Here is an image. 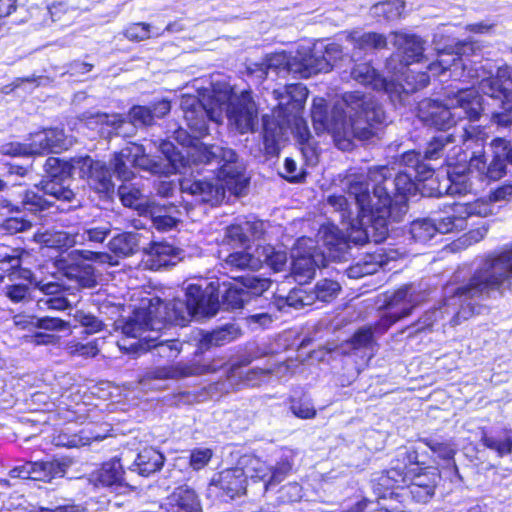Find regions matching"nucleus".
Returning <instances> with one entry per match:
<instances>
[{
  "label": "nucleus",
  "instance_id": "24",
  "mask_svg": "<svg viewBox=\"0 0 512 512\" xmlns=\"http://www.w3.org/2000/svg\"><path fill=\"white\" fill-rule=\"evenodd\" d=\"M247 474L243 467H233L213 475L208 491L220 501L229 502L246 492Z\"/></svg>",
  "mask_w": 512,
  "mask_h": 512
},
{
  "label": "nucleus",
  "instance_id": "34",
  "mask_svg": "<svg viewBox=\"0 0 512 512\" xmlns=\"http://www.w3.org/2000/svg\"><path fill=\"white\" fill-rule=\"evenodd\" d=\"M162 508L167 512H203L198 494L187 485L176 487L165 498Z\"/></svg>",
  "mask_w": 512,
  "mask_h": 512
},
{
  "label": "nucleus",
  "instance_id": "31",
  "mask_svg": "<svg viewBox=\"0 0 512 512\" xmlns=\"http://www.w3.org/2000/svg\"><path fill=\"white\" fill-rule=\"evenodd\" d=\"M32 155H44L48 153H60L68 149L71 142L68 140L63 129L47 128L29 136Z\"/></svg>",
  "mask_w": 512,
  "mask_h": 512
},
{
  "label": "nucleus",
  "instance_id": "32",
  "mask_svg": "<svg viewBox=\"0 0 512 512\" xmlns=\"http://www.w3.org/2000/svg\"><path fill=\"white\" fill-rule=\"evenodd\" d=\"M76 462L71 456H53L35 461L34 481L52 484L57 479L64 478Z\"/></svg>",
  "mask_w": 512,
  "mask_h": 512
},
{
  "label": "nucleus",
  "instance_id": "59",
  "mask_svg": "<svg viewBox=\"0 0 512 512\" xmlns=\"http://www.w3.org/2000/svg\"><path fill=\"white\" fill-rule=\"evenodd\" d=\"M37 306L41 310L48 309L64 311L71 307V301L67 298L66 292H63L56 296L37 299Z\"/></svg>",
  "mask_w": 512,
  "mask_h": 512
},
{
  "label": "nucleus",
  "instance_id": "3",
  "mask_svg": "<svg viewBox=\"0 0 512 512\" xmlns=\"http://www.w3.org/2000/svg\"><path fill=\"white\" fill-rule=\"evenodd\" d=\"M218 291L219 281L189 284L183 299L177 297L168 302L157 299V307L136 309L132 316L116 320L115 328L127 337L139 338L143 332L161 330L166 324L183 327L192 318H211L220 310Z\"/></svg>",
  "mask_w": 512,
  "mask_h": 512
},
{
  "label": "nucleus",
  "instance_id": "21",
  "mask_svg": "<svg viewBox=\"0 0 512 512\" xmlns=\"http://www.w3.org/2000/svg\"><path fill=\"white\" fill-rule=\"evenodd\" d=\"M223 104L230 127L240 134L256 131L258 109L250 93L242 92L238 97Z\"/></svg>",
  "mask_w": 512,
  "mask_h": 512
},
{
  "label": "nucleus",
  "instance_id": "45",
  "mask_svg": "<svg viewBox=\"0 0 512 512\" xmlns=\"http://www.w3.org/2000/svg\"><path fill=\"white\" fill-rule=\"evenodd\" d=\"M405 8L403 0H385L371 6L370 15L378 22L394 21L401 17Z\"/></svg>",
  "mask_w": 512,
  "mask_h": 512
},
{
  "label": "nucleus",
  "instance_id": "1",
  "mask_svg": "<svg viewBox=\"0 0 512 512\" xmlns=\"http://www.w3.org/2000/svg\"><path fill=\"white\" fill-rule=\"evenodd\" d=\"M377 167L368 171L367 179L363 176L353 177L348 180L347 193L354 200L356 216L350 207L348 199L342 195L328 197V204L337 210L343 221H347V235L340 230L333 233H340L348 241L349 246L358 247L368 242L381 243L386 240L391 223H399L403 219H396L392 214L395 206L396 192L388 191V203L380 202L376 195V181L371 173ZM332 232V230L330 231Z\"/></svg>",
  "mask_w": 512,
  "mask_h": 512
},
{
  "label": "nucleus",
  "instance_id": "41",
  "mask_svg": "<svg viewBox=\"0 0 512 512\" xmlns=\"http://www.w3.org/2000/svg\"><path fill=\"white\" fill-rule=\"evenodd\" d=\"M23 250L0 248V270L15 279L31 280L33 272L22 267Z\"/></svg>",
  "mask_w": 512,
  "mask_h": 512
},
{
  "label": "nucleus",
  "instance_id": "27",
  "mask_svg": "<svg viewBox=\"0 0 512 512\" xmlns=\"http://www.w3.org/2000/svg\"><path fill=\"white\" fill-rule=\"evenodd\" d=\"M126 469L142 477H149L161 470L164 465V455L153 447H144L138 452L131 450L122 452Z\"/></svg>",
  "mask_w": 512,
  "mask_h": 512
},
{
  "label": "nucleus",
  "instance_id": "18",
  "mask_svg": "<svg viewBox=\"0 0 512 512\" xmlns=\"http://www.w3.org/2000/svg\"><path fill=\"white\" fill-rule=\"evenodd\" d=\"M182 108L188 129L199 140L210 134V122L218 125L223 119V104L214 99L204 103L195 97L188 98L182 102Z\"/></svg>",
  "mask_w": 512,
  "mask_h": 512
},
{
  "label": "nucleus",
  "instance_id": "56",
  "mask_svg": "<svg viewBox=\"0 0 512 512\" xmlns=\"http://www.w3.org/2000/svg\"><path fill=\"white\" fill-rule=\"evenodd\" d=\"M117 194L124 206L136 208L139 212H142L146 205L143 203L141 191L127 182H122L118 187Z\"/></svg>",
  "mask_w": 512,
  "mask_h": 512
},
{
  "label": "nucleus",
  "instance_id": "63",
  "mask_svg": "<svg viewBox=\"0 0 512 512\" xmlns=\"http://www.w3.org/2000/svg\"><path fill=\"white\" fill-rule=\"evenodd\" d=\"M5 295L14 303H28L34 298L30 287L26 284H13L7 286Z\"/></svg>",
  "mask_w": 512,
  "mask_h": 512
},
{
  "label": "nucleus",
  "instance_id": "7",
  "mask_svg": "<svg viewBox=\"0 0 512 512\" xmlns=\"http://www.w3.org/2000/svg\"><path fill=\"white\" fill-rule=\"evenodd\" d=\"M76 161L77 157L69 161L49 157L43 164L45 175L40 186L23 190L19 193L20 200L16 203L8 202L6 207L17 214L21 211L37 214L49 210L56 201L70 202L75 194L70 189L69 182L74 176L79 177Z\"/></svg>",
  "mask_w": 512,
  "mask_h": 512
},
{
  "label": "nucleus",
  "instance_id": "53",
  "mask_svg": "<svg viewBox=\"0 0 512 512\" xmlns=\"http://www.w3.org/2000/svg\"><path fill=\"white\" fill-rule=\"evenodd\" d=\"M147 350L153 357L159 356L168 361L177 357L181 350V343L178 340H156L150 339L147 343Z\"/></svg>",
  "mask_w": 512,
  "mask_h": 512
},
{
  "label": "nucleus",
  "instance_id": "8",
  "mask_svg": "<svg viewBox=\"0 0 512 512\" xmlns=\"http://www.w3.org/2000/svg\"><path fill=\"white\" fill-rule=\"evenodd\" d=\"M428 297L421 284H405L385 299L387 311L374 325L357 329L345 342L343 349L348 353L359 350H373L377 346L375 336L383 335L397 321L409 316L413 309Z\"/></svg>",
  "mask_w": 512,
  "mask_h": 512
},
{
  "label": "nucleus",
  "instance_id": "29",
  "mask_svg": "<svg viewBox=\"0 0 512 512\" xmlns=\"http://www.w3.org/2000/svg\"><path fill=\"white\" fill-rule=\"evenodd\" d=\"M429 82L430 76L427 72L408 70L401 82L389 79L386 94L394 104L405 105L411 94L427 87Z\"/></svg>",
  "mask_w": 512,
  "mask_h": 512
},
{
  "label": "nucleus",
  "instance_id": "50",
  "mask_svg": "<svg viewBox=\"0 0 512 512\" xmlns=\"http://www.w3.org/2000/svg\"><path fill=\"white\" fill-rule=\"evenodd\" d=\"M256 252L262 260V265L266 264L274 272L284 270L286 267L288 257L284 250H278L271 245L259 246Z\"/></svg>",
  "mask_w": 512,
  "mask_h": 512
},
{
  "label": "nucleus",
  "instance_id": "2",
  "mask_svg": "<svg viewBox=\"0 0 512 512\" xmlns=\"http://www.w3.org/2000/svg\"><path fill=\"white\" fill-rule=\"evenodd\" d=\"M447 143L448 135L434 136L428 142L423 155L415 150L402 154L403 171L395 172L393 168L379 166L371 173L372 179L377 183L375 189L380 202L388 203V191L396 192L395 206L391 214L396 219H403L407 214L411 196L418 193L429 197L448 194V185L444 191L441 190L440 184L432 178L435 168L427 163L438 159Z\"/></svg>",
  "mask_w": 512,
  "mask_h": 512
},
{
  "label": "nucleus",
  "instance_id": "22",
  "mask_svg": "<svg viewBox=\"0 0 512 512\" xmlns=\"http://www.w3.org/2000/svg\"><path fill=\"white\" fill-rule=\"evenodd\" d=\"M284 93V87L273 91L275 99L278 100L277 110L273 116L263 115L262 117V137L265 154L269 157H275L280 152V141L289 130L286 124V113H289L288 105L280 104V97Z\"/></svg>",
  "mask_w": 512,
  "mask_h": 512
},
{
  "label": "nucleus",
  "instance_id": "54",
  "mask_svg": "<svg viewBox=\"0 0 512 512\" xmlns=\"http://www.w3.org/2000/svg\"><path fill=\"white\" fill-rule=\"evenodd\" d=\"M192 371L188 367L181 366H157L145 372L144 377L148 380L182 379L190 376Z\"/></svg>",
  "mask_w": 512,
  "mask_h": 512
},
{
  "label": "nucleus",
  "instance_id": "20",
  "mask_svg": "<svg viewBox=\"0 0 512 512\" xmlns=\"http://www.w3.org/2000/svg\"><path fill=\"white\" fill-rule=\"evenodd\" d=\"M76 169L79 170V178L86 179L89 186L101 197L111 199L115 194V183L112 177H116L111 160L109 164L99 160H93L90 156L77 157Z\"/></svg>",
  "mask_w": 512,
  "mask_h": 512
},
{
  "label": "nucleus",
  "instance_id": "62",
  "mask_svg": "<svg viewBox=\"0 0 512 512\" xmlns=\"http://www.w3.org/2000/svg\"><path fill=\"white\" fill-rule=\"evenodd\" d=\"M74 319L82 327L85 328V333L94 334L103 329V323L96 316L86 313L83 310H77L74 314Z\"/></svg>",
  "mask_w": 512,
  "mask_h": 512
},
{
  "label": "nucleus",
  "instance_id": "10",
  "mask_svg": "<svg viewBox=\"0 0 512 512\" xmlns=\"http://www.w3.org/2000/svg\"><path fill=\"white\" fill-rule=\"evenodd\" d=\"M390 465L389 469L375 473L371 479L373 492L379 498H387L389 489L400 484L410 482L436 488L441 480L437 469L423 467L425 462L419 460L414 446L399 448Z\"/></svg>",
  "mask_w": 512,
  "mask_h": 512
},
{
  "label": "nucleus",
  "instance_id": "17",
  "mask_svg": "<svg viewBox=\"0 0 512 512\" xmlns=\"http://www.w3.org/2000/svg\"><path fill=\"white\" fill-rule=\"evenodd\" d=\"M116 179L129 182L135 177L132 168H141L153 174L166 173V165L163 160L152 159L145 154L142 145L131 144L113 155L111 159Z\"/></svg>",
  "mask_w": 512,
  "mask_h": 512
},
{
  "label": "nucleus",
  "instance_id": "30",
  "mask_svg": "<svg viewBox=\"0 0 512 512\" xmlns=\"http://www.w3.org/2000/svg\"><path fill=\"white\" fill-rule=\"evenodd\" d=\"M126 464L123 453L120 457H113L102 463L99 469L90 475V482L97 488L117 490L126 485Z\"/></svg>",
  "mask_w": 512,
  "mask_h": 512
},
{
  "label": "nucleus",
  "instance_id": "16",
  "mask_svg": "<svg viewBox=\"0 0 512 512\" xmlns=\"http://www.w3.org/2000/svg\"><path fill=\"white\" fill-rule=\"evenodd\" d=\"M493 154L492 159L489 164L486 163V159L484 155L477 156L478 153H481V150H473L475 155L473 158L469 160L468 169L463 172L466 176L467 187L465 190L458 189L459 191H452L450 197L460 196L465 197L468 192L471 191V183L469 181V173L471 171V167H475L478 171L485 170V176L492 181H497L501 179L504 175L509 173L512 176V143L511 141H507L503 137H496L491 142Z\"/></svg>",
  "mask_w": 512,
  "mask_h": 512
},
{
  "label": "nucleus",
  "instance_id": "47",
  "mask_svg": "<svg viewBox=\"0 0 512 512\" xmlns=\"http://www.w3.org/2000/svg\"><path fill=\"white\" fill-rule=\"evenodd\" d=\"M342 287L339 281L323 278L316 282L313 289H309L313 304L316 301L323 303L332 302L341 292Z\"/></svg>",
  "mask_w": 512,
  "mask_h": 512
},
{
  "label": "nucleus",
  "instance_id": "39",
  "mask_svg": "<svg viewBox=\"0 0 512 512\" xmlns=\"http://www.w3.org/2000/svg\"><path fill=\"white\" fill-rule=\"evenodd\" d=\"M58 267L62 274L82 288H93L97 285L95 269L91 264L84 262H71L60 260Z\"/></svg>",
  "mask_w": 512,
  "mask_h": 512
},
{
  "label": "nucleus",
  "instance_id": "55",
  "mask_svg": "<svg viewBox=\"0 0 512 512\" xmlns=\"http://www.w3.org/2000/svg\"><path fill=\"white\" fill-rule=\"evenodd\" d=\"M160 151L165 159L166 173H176L184 166V156L171 141H163L160 144Z\"/></svg>",
  "mask_w": 512,
  "mask_h": 512
},
{
  "label": "nucleus",
  "instance_id": "6",
  "mask_svg": "<svg viewBox=\"0 0 512 512\" xmlns=\"http://www.w3.org/2000/svg\"><path fill=\"white\" fill-rule=\"evenodd\" d=\"M505 290L512 291V245L487 255L481 268L466 285L455 289L450 295V306L461 305L462 309L450 320V325H457L460 319H468L475 312V306L468 300L492 297L495 293L502 294Z\"/></svg>",
  "mask_w": 512,
  "mask_h": 512
},
{
  "label": "nucleus",
  "instance_id": "4",
  "mask_svg": "<svg viewBox=\"0 0 512 512\" xmlns=\"http://www.w3.org/2000/svg\"><path fill=\"white\" fill-rule=\"evenodd\" d=\"M343 100L347 106L349 121L332 123V114L323 98L315 99L311 118L316 129L333 130L336 146L350 151L355 141L362 145H375L381 139L388 117L381 102L370 94L359 91L346 93Z\"/></svg>",
  "mask_w": 512,
  "mask_h": 512
},
{
  "label": "nucleus",
  "instance_id": "44",
  "mask_svg": "<svg viewBox=\"0 0 512 512\" xmlns=\"http://www.w3.org/2000/svg\"><path fill=\"white\" fill-rule=\"evenodd\" d=\"M351 77L358 83L370 86L374 90H382L386 93L388 88L389 79L382 76L373 66L369 63L353 64L350 71Z\"/></svg>",
  "mask_w": 512,
  "mask_h": 512
},
{
  "label": "nucleus",
  "instance_id": "61",
  "mask_svg": "<svg viewBox=\"0 0 512 512\" xmlns=\"http://www.w3.org/2000/svg\"><path fill=\"white\" fill-rule=\"evenodd\" d=\"M226 238L234 246L247 248L250 240L243 223L232 224L226 228Z\"/></svg>",
  "mask_w": 512,
  "mask_h": 512
},
{
  "label": "nucleus",
  "instance_id": "38",
  "mask_svg": "<svg viewBox=\"0 0 512 512\" xmlns=\"http://www.w3.org/2000/svg\"><path fill=\"white\" fill-rule=\"evenodd\" d=\"M147 238L139 232H122L113 236L108 243V248L118 257L132 256L139 251L145 252Z\"/></svg>",
  "mask_w": 512,
  "mask_h": 512
},
{
  "label": "nucleus",
  "instance_id": "12",
  "mask_svg": "<svg viewBox=\"0 0 512 512\" xmlns=\"http://www.w3.org/2000/svg\"><path fill=\"white\" fill-rule=\"evenodd\" d=\"M481 92L487 97L490 125L497 131L510 129L512 125V67L503 64L495 74L479 82Z\"/></svg>",
  "mask_w": 512,
  "mask_h": 512
},
{
  "label": "nucleus",
  "instance_id": "13",
  "mask_svg": "<svg viewBox=\"0 0 512 512\" xmlns=\"http://www.w3.org/2000/svg\"><path fill=\"white\" fill-rule=\"evenodd\" d=\"M83 117L86 126L97 129L100 137L104 139L132 136L139 128L155 125L148 105H133L126 114L97 112L84 114Z\"/></svg>",
  "mask_w": 512,
  "mask_h": 512
},
{
  "label": "nucleus",
  "instance_id": "58",
  "mask_svg": "<svg viewBox=\"0 0 512 512\" xmlns=\"http://www.w3.org/2000/svg\"><path fill=\"white\" fill-rule=\"evenodd\" d=\"M290 411L300 419H313L316 416V410L309 399L291 398Z\"/></svg>",
  "mask_w": 512,
  "mask_h": 512
},
{
  "label": "nucleus",
  "instance_id": "19",
  "mask_svg": "<svg viewBox=\"0 0 512 512\" xmlns=\"http://www.w3.org/2000/svg\"><path fill=\"white\" fill-rule=\"evenodd\" d=\"M307 97L308 90L301 83L284 86V93L280 97V104L288 105L289 108L286 124L301 144H306L311 139L307 122L302 116Z\"/></svg>",
  "mask_w": 512,
  "mask_h": 512
},
{
  "label": "nucleus",
  "instance_id": "43",
  "mask_svg": "<svg viewBox=\"0 0 512 512\" xmlns=\"http://www.w3.org/2000/svg\"><path fill=\"white\" fill-rule=\"evenodd\" d=\"M437 219H417L411 223L410 234L416 242L427 243L437 234L448 233V222L442 218L437 223Z\"/></svg>",
  "mask_w": 512,
  "mask_h": 512
},
{
  "label": "nucleus",
  "instance_id": "36",
  "mask_svg": "<svg viewBox=\"0 0 512 512\" xmlns=\"http://www.w3.org/2000/svg\"><path fill=\"white\" fill-rule=\"evenodd\" d=\"M242 334L240 327L235 323H227L210 332H201L197 343V351L201 353L211 349L226 345Z\"/></svg>",
  "mask_w": 512,
  "mask_h": 512
},
{
  "label": "nucleus",
  "instance_id": "51",
  "mask_svg": "<svg viewBox=\"0 0 512 512\" xmlns=\"http://www.w3.org/2000/svg\"><path fill=\"white\" fill-rule=\"evenodd\" d=\"M277 305L279 309H284L285 307H292L294 309H301L305 306L313 305L312 298L310 295V291L300 285L299 287H295L290 290L288 295L284 297H279L277 299Z\"/></svg>",
  "mask_w": 512,
  "mask_h": 512
},
{
  "label": "nucleus",
  "instance_id": "11",
  "mask_svg": "<svg viewBox=\"0 0 512 512\" xmlns=\"http://www.w3.org/2000/svg\"><path fill=\"white\" fill-rule=\"evenodd\" d=\"M323 242L324 250L316 247L302 248L299 240L291 249L290 273L299 285L308 283L314 278L316 269L327 267L330 261L346 262L353 257V247L349 246L342 234L325 232Z\"/></svg>",
  "mask_w": 512,
  "mask_h": 512
},
{
  "label": "nucleus",
  "instance_id": "5",
  "mask_svg": "<svg viewBox=\"0 0 512 512\" xmlns=\"http://www.w3.org/2000/svg\"><path fill=\"white\" fill-rule=\"evenodd\" d=\"M472 82L470 86L460 87L450 84V144L457 142L461 145H454L450 148V194L452 191L466 189V176L463 174L468 169L469 160L475 152L471 151V145L478 144L474 137L477 127L472 125L482 115L490 119L487 109V97L479 93ZM488 128H493L490 124Z\"/></svg>",
  "mask_w": 512,
  "mask_h": 512
},
{
  "label": "nucleus",
  "instance_id": "26",
  "mask_svg": "<svg viewBox=\"0 0 512 512\" xmlns=\"http://www.w3.org/2000/svg\"><path fill=\"white\" fill-rule=\"evenodd\" d=\"M306 53H297L296 55H287L286 53H277L267 58L266 62L261 65H256L257 69L252 72H258L257 75L260 79H265L268 76L269 70H273L276 74L286 72L292 74L294 78H308L305 72Z\"/></svg>",
  "mask_w": 512,
  "mask_h": 512
},
{
  "label": "nucleus",
  "instance_id": "52",
  "mask_svg": "<svg viewBox=\"0 0 512 512\" xmlns=\"http://www.w3.org/2000/svg\"><path fill=\"white\" fill-rule=\"evenodd\" d=\"M240 463L245 465L243 468L247 474V480L262 482L264 491H267L266 479L270 476V466L257 457L244 458Z\"/></svg>",
  "mask_w": 512,
  "mask_h": 512
},
{
  "label": "nucleus",
  "instance_id": "42",
  "mask_svg": "<svg viewBox=\"0 0 512 512\" xmlns=\"http://www.w3.org/2000/svg\"><path fill=\"white\" fill-rule=\"evenodd\" d=\"M145 253L150 255L155 265L173 266L179 260L183 259L185 251L181 248L163 241V242H147Z\"/></svg>",
  "mask_w": 512,
  "mask_h": 512
},
{
  "label": "nucleus",
  "instance_id": "25",
  "mask_svg": "<svg viewBox=\"0 0 512 512\" xmlns=\"http://www.w3.org/2000/svg\"><path fill=\"white\" fill-rule=\"evenodd\" d=\"M479 46L471 41H457L450 44V84L454 82L472 83L478 80V68L473 67L469 56L475 54Z\"/></svg>",
  "mask_w": 512,
  "mask_h": 512
},
{
  "label": "nucleus",
  "instance_id": "15",
  "mask_svg": "<svg viewBox=\"0 0 512 512\" xmlns=\"http://www.w3.org/2000/svg\"><path fill=\"white\" fill-rule=\"evenodd\" d=\"M203 168L213 173L216 177L212 179L185 178L180 181V194L182 195L183 202L187 205L197 206L205 204L212 207L217 206L224 200L226 190L235 196L247 194L250 184V178L247 175L248 183L245 188L241 193H236L227 186L222 173L212 171L210 166H203Z\"/></svg>",
  "mask_w": 512,
  "mask_h": 512
},
{
  "label": "nucleus",
  "instance_id": "46",
  "mask_svg": "<svg viewBox=\"0 0 512 512\" xmlns=\"http://www.w3.org/2000/svg\"><path fill=\"white\" fill-rule=\"evenodd\" d=\"M225 262L231 268V271H257L262 268V260L256 251L255 254L249 253L246 250L230 253Z\"/></svg>",
  "mask_w": 512,
  "mask_h": 512
},
{
  "label": "nucleus",
  "instance_id": "49",
  "mask_svg": "<svg viewBox=\"0 0 512 512\" xmlns=\"http://www.w3.org/2000/svg\"><path fill=\"white\" fill-rule=\"evenodd\" d=\"M294 458L291 453L283 454L275 465L270 466V476L266 479V490H271L284 481L292 472Z\"/></svg>",
  "mask_w": 512,
  "mask_h": 512
},
{
  "label": "nucleus",
  "instance_id": "37",
  "mask_svg": "<svg viewBox=\"0 0 512 512\" xmlns=\"http://www.w3.org/2000/svg\"><path fill=\"white\" fill-rule=\"evenodd\" d=\"M418 117L427 125L446 132L448 125V105L437 99H426L419 103Z\"/></svg>",
  "mask_w": 512,
  "mask_h": 512
},
{
  "label": "nucleus",
  "instance_id": "14",
  "mask_svg": "<svg viewBox=\"0 0 512 512\" xmlns=\"http://www.w3.org/2000/svg\"><path fill=\"white\" fill-rule=\"evenodd\" d=\"M235 280V283L219 282L220 310L254 309L267 302L263 294L271 286L268 278L245 275L235 277Z\"/></svg>",
  "mask_w": 512,
  "mask_h": 512
},
{
  "label": "nucleus",
  "instance_id": "40",
  "mask_svg": "<svg viewBox=\"0 0 512 512\" xmlns=\"http://www.w3.org/2000/svg\"><path fill=\"white\" fill-rule=\"evenodd\" d=\"M346 39L353 47L356 56L360 57L362 52H369L386 48L389 37L377 32H362L354 30L347 33Z\"/></svg>",
  "mask_w": 512,
  "mask_h": 512
},
{
  "label": "nucleus",
  "instance_id": "57",
  "mask_svg": "<svg viewBox=\"0 0 512 512\" xmlns=\"http://www.w3.org/2000/svg\"><path fill=\"white\" fill-rule=\"evenodd\" d=\"M112 232V226L109 222L93 223L84 229L82 239L97 245L102 244Z\"/></svg>",
  "mask_w": 512,
  "mask_h": 512
},
{
  "label": "nucleus",
  "instance_id": "35",
  "mask_svg": "<svg viewBox=\"0 0 512 512\" xmlns=\"http://www.w3.org/2000/svg\"><path fill=\"white\" fill-rule=\"evenodd\" d=\"M490 213L488 206L483 203L467 201H453L450 203V233L454 230L462 231L467 227V219L474 215L487 216Z\"/></svg>",
  "mask_w": 512,
  "mask_h": 512
},
{
  "label": "nucleus",
  "instance_id": "48",
  "mask_svg": "<svg viewBox=\"0 0 512 512\" xmlns=\"http://www.w3.org/2000/svg\"><path fill=\"white\" fill-rule=\"evenodd\" d=\"M481 442L486 448L496 452L499 457L512 453V437L507 431L495 434L483 432Z\"/></svg>",
  "mask_w": 512,
  "mask_h": 512
},
{
  "label": "nucleus",
  "instance_id": "28",
  "mask_svg": "<svg viewBox=\"0 0 512 512\" xmlns=\"http://www.w3.org/2000/svg\"><path fill=\"white\" fill-rule=\"evenodd\" d=\"M436 488L432 485L421 486V484L406 483L395 486L388 491L387 498H379L377 496L374 502H380L382 505L396 506L397 510L388 509L384 512H401L400 507L409 497L417 503H426L435 493Z\"/></svg>",
  "mask_w": 512,
  "mask_h": 512
},
{
  "label": "nucleus",
  "instance_id": "64",
  "mask_svg": "<svg viewBox=\"0 0 512 512\" xmlns=\"http://www.w3.org/2000/svg\"><path fill=\"white\" fill-rule=\"evenodd\" d=\"M1 228L8 234L25 232L32 228V221L22 216H12L3 221Z\"/></svg>",
  "mask_w": 512,
  "mask_h": 512
},
{
  "label": "nucleus",
  "instance_id": "33",
  "mask_svg": "<svg viewBox=\"0 0 512 512\" xmlns=\"http://www.w3.org/2000/svg\"><path fill=\"white\" fill-rule=\"evenodd\" d=\"M389 42L402 53L401 62L405 66L420 62L424 57V41L415 34L392 32Z\"/></svg>",
  "mask_w": 512,
  "mask_h": 512
},
{
  "label": "nucleus",
  "instance_id": "9",
  "mask_svg": "<svg viewBox=\"0 0 512 512\" xmlns=\"http://www.w3.org/2000/svg\"><path fill=\"white\" fill-rule=\"evenodd\" d=\"M173 139L183 147H192L193 162L197 166H210L224 176L227 186L236 193H241L248 183L246 167L235 150L217 144L206 145L189 129L178 128L173 132Z\"/></svg>",
  "mask_w": 512,
  "mask_h": 512
},
{
  "label": "nucleus",
  "instance_id": "23",
  "mask_svg": "<svg viewBox=\"0 0 512 512\" xmlns=\"http://www.w3.org/2000/svg\"><path fill=\"white\" fill-rule=\"evenodd\" d=\"M356 53L352 56L343 52V48L338 43H329L324 48L315 46L309 53H306L305 72L309 77L318 73H327L335 67L342 68L345 64L354 61Z\"/></svg>",
  "mask_w": 512,
  "mask_h": 512
},
{
  "label": "nucleus",
  "instance_id": "60",
  "mask_svg": "<svg viewBox=\"0 0 512 512\" xmlns=\"http://www.w3.org/2000/svg\"><path fill=\"white\" fill-rule=\"evenodd\" d=\"M79 506L69 500L61 499L50 501L46 506H32L30 512H79Z\"/></svg>",
  "mask_w": 512,
  "mask_h": 512
}]
</instances>
